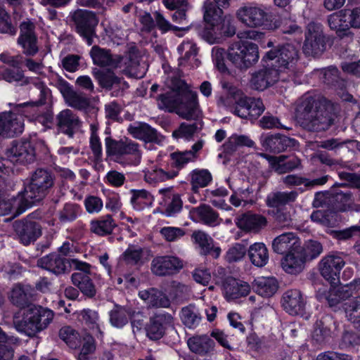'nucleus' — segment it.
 Listing matches in <instances>:
<instances>
[{"mask_svg": "<svg viewBox=\"0 0 360 360\" xmlns=\"http://www.w3.org/2000/svg\"><path fill=\"white\" fill-rule=\"evenodd\" d=\"M345 264L341 254L328 255L320 262L321 274L331 284V287L329 290L326 287L319 288L316 297L321 302H327L330 307L335 306L341 300L349 298L360 290V278L345 285H337L340 272Z\"/></svg>", "mask_w": 360, "mask_h": 360, "instance_id": "nucleus-1", "label": "nucleus"}, {"mask_svg": "<svg viewBox=\"0 0 360 360\" xmlns=\"http://www.w3.org/2000/svg\"><path fill=\"white\" fill-rule=\"evenodd\" d=\"M53 317V311L48 308L29 305L14 315L13 325L19 333L32 337L46 329Z\"/></svg>", "mask_w": 360, "mask_h": 360, "instance_id": "nucleus-2", "label": "nucleus"}, {"mask_svg": "<svg viewBox=\"0 0 360 360\" xmlns=\"http://www.w3.org/2000/svg\"><path fill=\"white\" fill-rule=\"evenodd\" d=\"M7 160H0V187L5 180L6 176H10L13 171L9 167L8 162L25 165L32 162L34 160V152L29 141H13L12 146L6 151Z\"/></svg>", "mask_w": 360, "mask_h": 360, "instance_id": "nucleus-3", "label": "nucleus"}, {"mask_svg": "<svg viewBox=\"0 0 360 360\" xmlns=\"http://www.w3.org/2000/svg\"><path fill=\"white\" fill-rule=\"evenodd\" d=\"M300 59L297 48L292 44H284L274 47L263 57L264 61L271 62L281 72H293Z\"/></svg>", "mask_w": 360, "mask_h": 360, "instance_id": "nucleus-4", "label": "nucleus"}, {"mask_svg": "<svg viewBox=\"0 0 360 360\" xmlns=\"http://www.w3.org/2000/svg\"><path fill=\"white\" fill-rule=\"evenodd\" d=\"M227 58L235 68L245 70L258 61V46L248 41L235 42L229 48Z\"/></svg>", "mask_w": 360, "mask_h": 360, "instance_id": "nucleus-5", "label": "nucleus"}, {"mask_svg": "<svg viewBox=\"0 0 360 360\" xmlns=\"http://www.w3.org/2000/svg\"><path fill=\"white\" fill-rule=\"evenodd\" d=\"M236 17L246 27L251 28L264 27L273 30L272 15L263 6L248 4L240 7Z\"/></svg>", "mask_w": 360, "mask_h": 360, "instance_id": "nucleus-6", "label": "nucleus"}, {"mask_svg": "<svg viewBox=\"0 0 360 360\" xmlns=\"http://www.w3.org/2000/svg\"><path fill=\"white\" fill-rule=\"evenodd\" d=\"M53 185L51 175L44 169H37L32 174L30 182L25 187L22 194L25 205L32 206L45 195L46 191Z\"/></svg>", "mask_w": 360, "mask_h": 360, "instance_id": "nucleus-7", "label": "nucleus"}, {"mask_svg": "<svg viewBox=\"0 0 360 360\" xmlns=\"http://www.w3.org/2000/svg\"><path fill=\"white\" fill-rule=\"evenodd\" d=\"M303 43V53L307 56L318 57L326 49V39L320 23L311 22L307 25Z\"/></svg>", "mask_w": 360, "mask_h": 360, "instance_id": "nucleus-8", "label": "nucleus"}, {"mask_svg": "<svg viewBox=\"0 0 360 360\" xmlns=\"http://www.w3.org/2000/svg\"><path fill=\"white\" fill-rule=\"evenodd\" d=\"M72 20L77 32L86 39L88 45H91L96 37L95 28L98 23L96 14L87 10L79 9L72 13Z\"/></svg>", "mask_w": 360, "mask_h": 360, "instance_id": "nucleus-9", "label": "nucleus"}, {"mask_svg": "<svg viewBox=\"0 0 360 360\" xmlns=\"http://www.w3.org/2000/svg\"><path fill=\"white\" fill-rule=\"evenodd\" d=\"M266 64L252 75L250 84L253 89L263 91L276 83L282 73L271 62Z\"/></svg>", "mask_w": 360, "mask_h": 360, "instance_id": "nucleus-10", "label": "nucleus"}, {"mask_svg": "<svg viewBox=\"0 0 360 360\" xmlns=\"http://www.w3.org/2000/svg\"><path fill=\"white\" fill-rule=\"evenodd\" d=\"M295 112H333L340 110L337 103L322 97L315 101L311 96L304 95L295 103Z\"/></svg>", "mask_w": 360, "mask_h": 360, "instance_id": "nucleus-11", "label": "nucleus"}, {"mask_svg": "<svg viewBox=\"0 0 360 360\" xmlns=\"http://www.w3.org/2000/svg\"><path fill=\"white\" fill-rule=\"evenodd\" d=\"M182 267V261L172 255L157 256L151 262V271L157 276L172 275Z\"/></svg>", "mask_w": 360, "mask_h": 360, "instance_id": "nucleus-12", "label": "nucleus"}, {"mask_svg": "<svg viewBox=\"0 0 360 360\" xmlns=\"http://www.w3.org/2000/svg\"><path fill=\"white\" fill-rule=\"evenodd\" d=\"M25 196L22 193L17 197L0 193V215H11L14 218L23 213L31 206L25 205Z\"/></svg>", "mask_w": 360, "mask_h": 360, "instance_id": "nucleus-13", "label": "nucleus"}, {"mask_svg": "<svg viewBox=\"0 0 360 360\" xmlns=\"http://www.w3.org/2000/svg\"><path fill=\"white\" fill-rule=\"evenodd\" d=\"M75 267L81 271L75 272L72 274L71 279L72 283L78 287L83 294L88 297H93L96 293L95 287L91 281L87 271L89 269V265L87 263L72 260Z\"/></svg>", "mask_w": 360, "mask_h": 360, "instance_id": "nucleus-14", "label": "nucleus"}, {"mask_svg": "<svg viewBox=\"0 0 360 360\" xmlns=\"http://www.w3.org/2000/svg\"><path fill=\"white\" fill-rule=\"evenodd\" d=\"M56 86L69 106L82 110L89 105L87 98L83 94L75 91L67 81L59 79Z\"/></svg>", "mask_w": 360, "mask_h": 360, "instance_id": "nucleus-15", "label": "nucleus"}, {"mask_svg": "<svg viewBox=\"0 0 360 360\" xmlns=\"http://www.w3.org/2000/svg\"><path fill=\"white\" fill-rule=\"evenodd\" d=\"M272 249L278 254H290L302 250L300 238L292 232L279 235L272 241Z\"/></svg>", "mask_w": 360, "mask_h": 360, "instance_id": "nucleus-16", "label": "nucleus"}, {"mask_svg": "<svg viewBox=\"0 0 360 360\" xmlns=\"http://www.w3.org/2000/svg\"><path fill=\"white\" fill-rule=\"evenodd\" d=\"M129 133L135 139L145 143H156L160 144L164 141V136L156 129L143 122H134L128 127Z\"/></svg>", "mask_w": 360, "mask_h": 360, "instance_id": "nucleus-17", "label": "nucleus"}, {"mask_svg": "<svg viewBox=\"0 0 360 360\" xmlns=\"http://www.w3.org/2000/svg\"><path fill=\"white\" fill-rule=\"evenodd\" d=\"M347 12V9H343L330 14L328 17V26L332 30L335 31L337 35L340 38L352 36L350 31V27H352L350 17Z\"/></svg>", "mask_w": 360, "mask_h": 360, "instance_id": "nucleus-18", "label": "nucleus"}, {"mask_svg": "<svg viewBox=\"0 0 360 360\" xmlns=\"http://www.w3.org/2000/svg\"><path fill=\"white\" fill-rule=\"evenodd\" d=\"M173 324V317L164 312L153 316L146 328L148 337L151 340H159L165 334V329Z\"/></svg>", "mask_w": 360, "mask_h": 360, "instance_id": "nucleus-19", "label": "nucleus"}, {"mask_svg": "<svg viewBox=\"0 0 360 360\" xmlns=\"http://www.w3.org/2000/svg\"><path fill=\"white\" fill-rule=\"evenodd\" d=\"M23 129L21 114H0V135L11 137L21 134Z\"/></svg>", "mask_w": 360, "mask_h": 360, "instance_id": "nucleus-20", "label": "nucleus"}, {"mask_svg": "<svg viewBox=\"0 0 360 360\" xmlns=\"http://www.w3.org/2000/svg\"><path fill=\"white\" fill-rule=\"evenodd\" d=\"M15 229L20 242L25 245L35 241L41 235V226L31 220L16 222Z\"/></svg>", "mask_w": 360, "mask_h": 360, "instance_id": "nucleus-21", "label": "nucleus"}, {"mask_svg": "<svg viewBox=\"0 0 360 360\" xmlns=\"http://www.w3.org/2000/svg\"><path fill=\"white\" fill-rule=\"evenodd\" d=\"M223 290L225 298L229 301L246 296L250 291V287L245 281L228 277L223 283Z\"/></svg>", "mask_w": 360, "mask_h": 360, "instance_id": "nucleus-22", "label": "nucleus"}, {"mask_svg": "<svg viewBox=\"0 0 360 360\" xmlns=\"http://www.w3.org/2000/svg\"><path fill=\"white\" fill-rule=\"evenodd\" d=\"M305 300L299 290H288L283 296L284 309L291 315H297L302 312Z\"/></svg>", "mask_w": 360, "mask_h": 360, "instance_id": "nucleus-23", "label": "nucleus"}, {"mask_svg": "<svg viewBox=\"0 0 360 360\" xmlns=\"http://www.w3.org/2000/svg\"><path fill=\"white\" fill-rule=\"evenodd\" d=\"M139 296L150 307L168 308L170 306V299L165 291L150 288L140 291Z\"/></svg>", "mask_w": 360, "mask_h": 360, "instance_id": "nucleus-24", "label": "nucleus"}, {"mask_svg": "<svg viewBox=\"0 0 360 360\" xmlns=\"http://www.w3.org/2000/svg\"><path fill=\"white\" fill-rule=\"evenodd\" d=\"M94 63L101 67L116 68L121 61L119 56H112L109 50L94 46L90 51Z\"/></svg>", "mask_w": 360, "mask_h": 360, "instance_id": "nucleus-25", "label": "nucleus"}, {"mask_svg": "<svg viewBox=\"0 0 360 360\" xmlns=\"http://www.w3.org/2000/svg\"><path fill=\"white\" fill-rule=\"evenodd\" d=\"M304 254L303 249L285 255L281 261V266L283 269L290 274H297L300 273L304 265Z\"/></svg>", "mask_w": 360, "mask_h": 360, "instance_id": "nucleus-26", "label": "nucleus"}, {"mask_svg": "<svg viewBox=\"0 0 360 360\" xmlns=\"http://www.w3.org/2000/svg\"><path fill=\"white\" fill-rule=\"evenodd\" d=\"M252 288L260 296L270 297L277 292L278 282L274 277L259 276L255 279Z\"/></svg>", "mask_w": 360, "mask_h": 360, "instance_id": "nucleus-27", "label": "nucleus"}, {"mask_svg": "<svg viewBox=\"0 0 360 360\" xmlns=\"http://www.w3.org/2000/svg\"><path fill=\"white\" fill-rule=\"evenodd\" d=\"M266 158L271 168L279 174H283L292 170L300 164V160L296 157H292L287 160V158L284 155L269 156L263 155Z\"/></svg>", "mask_w": 360, "mask_h": 360, "instance_id": "nucleus-28", "label": "nucleus"}, {"mask_svg": "<svg viewBox=\"0 0 360 360\" xmlns=\"http://www.w3.org/2000/svg\"><path fill=\"white\" fill-rule=\"evenodd\" d=\"M143 179L149 184H155L174 178L178 174L177 171L165 172L156 165H148L143 170Z\"/></svg>", "mask_w": 360, "mask_h": 360, "instance_id": "nucleus-29", "label": "nucleus"}, {"mask_svg": "<svg viewBox=\"0 0 360 360\" xmlns=\"http://www.w3.org/2000/svg\"><path fill=\"white\" fill-rule=\"evenodd\" d=\"M187 344L193 352L202 355L212 352L215 346L214 342L206 335L191 337Z\"/></svg>", "mask_w": 360, "mask_h": 360, "instance_id": "nucleus-30", "label": "nucleus"}, {"mask_svg": "<svg viewBox=\"0 0 360 360\" xmlns=\"http://www.w3.org/2000/svg\"><path fill=\"white\" fill-rule=\"evenodd\" d=\"M37 265L56 274L63 273L66 269L65 259L56 253L41 257L37 261Z\"/></svg>", "mask_w": 360, "mask_h": 360, "instance_id": "nucleus-31", "label": "nucleus"}, {"mask_svg": "<svg viewBox=\"0 0 360 360\" xmlns=\"http://www.w3.org/2000/svg\"><path fill=\"white\" fill-rule=\"evenodd\" d=\"M178 51L181 54L180 65H186L187 63L191 68H198L200 61L195 58L198 49L195 44L192 41H184L179 47Z\"/></svg>", "mask_w": 360, "mask_h": 360, "instance_id": "nucleus-32", "label": "nucleus"}, {"mask_svg": "<svg viewBox=\"0 0 360 360\" xmlns=\"http://www.w3.org/2000/svg\"><path fill=\"white\" fill-rule=\"evenodd\" d=\"M251 263L257 267L264 266L269 262V252L263 243H255L248 250Z\"/></svg>", "mask_w": 360, "mask_h": 360, "instance_id": "nucleus-33", "label": "nucleus"}, {"mask_svg": "<svg viewBox=\"0 0 360 360\" xmlns=\"http://www.w3.org/2000/svg\"><path fill=\"white\" fill-rule=\"evenodd\" d=\"M266 224V219L258 214H245L237 219V226L245 231H257L265 226Z\"/></svg>", "mask_w": 360, "mask_h": 360, "instance_id": "nucleus-34", "label": "nucleus"}, {"mask_svg": "<svg viewBox=\"0 0 360 360\" xmlns=\"http://www.w3.org/2000/svg\"><path fill=\"white\" fill-rule=\"evenodd\" d=\"M275 25L273 30L278 28L284 34H302V27L297 23L292 15L287 12H283L280 15L279 20L273 22Z\"/></svg>", "mask_w": 360, "mask_h": 360, "instance_id": "nucleus-35", "label": "nucleus"}, {"mask_svg": "<svg viewBox=\"0 0 360 360\" xmlns=\"http://www.w3.org/2000/svg\"><path fill=\"white\" fill-rule=\"evenodd\" d=\"M159 192L162 198L160 204L166 207L168 215L171 216L181 210L182 202L178 195L173 194L169 188L161 189Z\"/></svg>", "mask_w": 360, "mask_h": 360, "instance_id": "nucleus-36", "label": "nucleus"}, {"mask_svg": "<svg viewBox=\"0 0 360 360\" xmlns=\"http://www.w3.org/2000/svg\"><path fill=\"white\" fill-rule=\"evenodd\" d=\"M36 86L40 91L41 98L35 102H25L22 103H9L8 105L10 109L4 112H23L28 110H34V108L41 105L44 103V98L48 94L49 89L42 82L36 83Z\"/></svg>", "mask_w": 360, "mask_h": 360, "instance_id": "nucleus-37", "label": "nucleus"}, {"mask_svg": "<svg viewBox=\"0 0 360 360\" xmlns=\"http://www.w3.org/2000/svg\"><path fill=\"white\" fill-rule=\"evenodd\" d=\"M222 8L214 2L206 0L202 6L205 21L212 27L218 26L219 22H221L223 18Z\"/></svg>", "mask_w": 360, "mask_h": 360, "instance_id": "nucleus-38", "label": "nucleus"}, {"mask_svg": "<svg viewBox=\"0 0 360 360\" xmlns=\"http://www.w3.org/2000/svg\"><path fill=\"white\" fill-rule=\"evenodd\" d=\"M320 75L323 82L328 86L340 89L345 86V80L340 76V72L335 66L321 70Z\"/></svg>", "mask_w": 360, "mask_h": 360, "instance_id": "nucleus-39", "label": "nucleus"}, {"mask_svg": "<svg viewBox=\"0 0 360 360\" xmlns=\"http://www.w3.org/2000/svg\"><path fill=\"white\" fill-rule=\"evenodd\" d=\"M294 143V139L278 135L268 136L262 140V146L274 152H280Z\"/></svg>", "mask_w": 360, "mask_h": 360, "instance_id": "nucleus-40", "label": "nucleus"}, {"mask_svg": "<svg viewBox=\"0 0 360 360\" xmlns=\"http://www.w3.org/2000/svg\"><path fill=\"white\" fill-rule=\"evenodd\" d=\"M131 198L133 208L137 211L150 207L153 202V196L146 190L134 191Z\"/></svg>", "mask_w": 360, "mask_h": 360, "instance_id": "nucleus-41", "label": "nucleus"}, {"mask_svg": "<svg viewBox=\"0 0 360 360\" xmlns=\"http://www.w3.org/2000/svg\"><path fill=\"white\" fill-rule=\"evenodd\" d=\"M79 346L80 351L77 355V360H95L96 345L93 337L89 334L82 335V340Z\"/></svg>", "mask_w": 360, "mask_h": 360, "instance_id": "nucleus-42", "label": "nucleus"}, {"mask_svg": "<svg viewBox=\"0 0 360 360\" xmlns=\"http://www.w3.org/2000/svg\"><path fill=\"white\" fill-rule=\"evenodd\" d=\"M94 74L99 85L108 90L119 85L121 82V79L110 70H98Z\"/></svg>", "mask_w": 360, "mask_h": 360, "instance_id": "nucleus-43", "label": "nucleus"}, {"mask_svg": "<svg viewBox=\"0 0 360 360\" xmlns=\"http://www.w3.org/2000/svg\"><path fill=\"white\" fill-rule=\"evenodd\" d=\"M141 152L137 143L131 140L124 141V147L122 152V157L128 160V163L137 165L141 162Z\"/></svg>", "mask_w": 360, "mask_h": 360, "instance_id": "nucleus-44", "label": "nucleus"}, {"mask_svg": "<svg viewBox=\"0 0 360 360\" xmlns=\"http://www.w3.org/2000/svg\"><path fill=\"white\" fill-rule=\"evenodd\" d=\"M191 213L197 215L205 224L210 226H215L219 224L218 214L209 206L202 205L195 208Z\"/></svg>", "mask_w": 360, "mask_h": 360, "instance_id": "nucleus-45", "label": "nucleus"}, {"mask_svg": "<svg viewBox=\"0 0 360 360\" xmlns=\"http://www.w3.org/2000/svg\"><path fill=\"white\" fill-rule=\"evenodd\" d=\"M167 297L172 301H180L185 299L189 292L187 285L177 281H172L165 288Z\"/></svg>", "mask_w": 360, "mask_h": 360, "instance_id": "nucleus-46", "label": "nucleus"}, {"mask_svg": "<svg viewBox=\"0 0 360 360\" xmlns=\"http://www.w3.org/2000/svg\"><path fill=\"white\" fill-rule=\"evenodd\" d=\"M180 94L175 92H167L160 94L157 99L158 107L162 110H167L172 112L179 107Z\"/></svg>", "mask_w": 360, "mask_h": 360, "instance_id": "nucleus-47", "label": "nucleus"}, {"mask_svg": "<svg viewBox=\"0 0 360 360\" xmlns=\"http://www.w3.org/2000/svg\"><path fill=\"white\" fill-rule=\"evenodd\" d=\"M181 320L189 328L199 325L201 317L195 307L189 305L184 307L180 312Z\"/></svg>", "mask_w": 360, "mask_h": 360, "instance_id": "nucleus-48", "label": "nucleus"}, {"mask_svg": "<svg viewBox=\"0 0 360 360\" xmlns=\"http://www.w3.org/2000/svg\"><path fill=\"white\" fill-rule=\"evenodd\" d=\"M296 197L297 193L295 191L274 193L267 196L266 204L271 207H278L293 201Z\"/></svg>", "mask_w": 360, "mask_h": 360, "instance_id": "nucleus-49", "label": "nucleus"}, {"mask_svg": "<svg viewBox=\"0 0 360 360\" xmlns=\"http://www.w3.org/2000/svg\"><path fill=\"white\" fill-rule=\"evenodd\" d=\"M236 108H240L242 110L259 111L263 112L265 110V106L260 98L252 97H248L245 96H239L238 100L236 101Z\"/></svg>", "mask_w": 360, "mask_h": 360, "instance_id": "nucleus-50", "label": "nucleus"}, {"mask_svg": "<svg viewBox=\"0 0 360 360\" xmlns=\"http://www.w3.org/2000/svg\"><path fill=\"white\" fill-rule=\"evenodd\" d=\"M59 337L72 349L79 347L82 340V336L70 326L63 327L59 331Z\"/></svg>", "mask_w": 360, "mask_h": 360, "instance_id": "nucleus-51", "label": "nucleus"}, {"mask_svg": "<svg viewBox=\"0 0 360 360\" xmlns=\"http://www.w3.org/2000/svg\"><path fill=\"white\" fill-rule=\"evenodd\" d=\"M32 288L30 285H16L12 289L11 300L16 305H23L32 295Z\"/></svg>", "mask_w": 360, "mask_h": 360, "instance_id": "nucleus-52", "label": "nucleus"}, {"mask_svg": "<svg viewBox=\"0 0 360 360\" xmlns=\"http://www.w3.org/2000/svg\"><path fill=\"white\" fill-rule=\"evenodd\" d=\"M199 104L198 101V94L191 90H187L180 94L179 108L186 109L192 112L198 109Z\"/></svg>", "mask_w": 360, "mask_h": 360, "instance_id": "nucleus-53", "label": "nucleus"}, {"mask_svg": "<svg viewBox=\"0 0 360 360\" xmlns=\"http://www.w3.org/2000/svg\"><path fill=\"white\" fill-rule=\"evenodd\" d=\"M191 175L192 189L195 192L199 188L207 186L212 181V175L207 169H195Z\"/></svg>", "mask_w": 360, "mask_h": 360, "instance_id": "nucleus-54", "label": "nucleus"}, {"mask_svg": "<svg viewBox=\"0 0 360 360\" xmlns=\"http://www.w3.org/2000/svg\"><path fill=\"white\" fill-rule=\"evenodd\" d=\"M78 317L92 330H96L98 333H101V325L99 317L96 311L91 309H83L78 312Z\"/></svg>", "mask_w": 360, "mask_h": 360, "instance_id": "nucleus-55", "label": "nucleus"}, {"mask_svg": "<svg viewBox=\"0 0 360 360\" xmlns=\"http://www.w3.org/2000/svg\"><path fill=\"white\" fill-rule=\"evenodd\" d=\"M202 123L201 121L195 122L184 123L179 129L173 132V136L175 138H182L186 140L190 139L198 129H201Z\"/></svg>", "mask_w": 360, "mask_h": 360, "instance_id": "nucleus-56", "label": "nucleus"}, {"mask_svg": "<svg viewBox=\"0 0 360 360\" xmlns=\"http://www.w3.org/2000/svg\"><path fill=\"white\" fill-rule=\"evenodd\" d=\"M347 319L354 323H360V296L345 304Z\"/></svg>", "mask_w": 360, "mask_h": 360, "instance_id": "nucleus-57", "label": "nucleus"}, {"mask_svg": "<svg viewBox=\"0 0 360 360\" xmlns=\"http://www.w3.org/2000/svg\"><path fill=\"white\" fill-rule=\"evenodd\" d=\"M130 313L124 307H115L110 313L111 324L117 328H122L128 322Z\"/></svg>", "mask_w": 360, "mask_h": 360, "instance_id": "nucleus-58", "label": "nucleus"}, {"mask_svg": "<svg viewBox=\"0 0 360 360\" xmlns=\"http://www.w3.org/2000/svg\"><path fill=\"white\" fill-rule=\"evenodd\" d=\"M1 78L7 82H21L22 84H27V79L25 77L22 70L18 68H6L1 74Z\"/></svg>", "mask_w": 360, "mask_h": 360, "instance_id": "nucleus-59", "label": "nucleus"}, {"mask_svg": "<svg viewBox=\"0 0 360 360\" xmlns=\"http://www.w3.org/2000/svg\"><path fill=\"white\" fill-rule=\"evenodd\" d=\"M311 219L313 221L327 227L333 226L337 223L336 215L331 212L316 210L311 214Z\"/></svg>", "mask_w": 360, "mask_h": 360, "instance_id": "nucleus-60", "label": "nucleus"}, {"mask_svg": "<svg viewBox=\"0 0 360 360\" xmlns=\"http://www.w3.org/2000/svg\"><path fill=\"white\" fill-rule=\"evenodd\" d=\"M192 238L198 245L200 252L202 254H207L212 248L213 240L207 233L201 231H194Z\"/></svg>", "mask_w": 360, "mask_h": 360, "instance_id": "nucleus-61", "label": "nucleus"}, {"mask_svg": "<svg viewBox=\"0 0 360 360\" xmlns=\"http://www.w3.org/2000/svg\"><path fill=\"white\" fill-rule=\"evenodd\" d=\"M248 250L246 246L243 244L237 243L233 244L227 250L225 259L229 262H239L244 258Z\"/></svg>", "mask_w": 360, "mask_h": 360, "instance_id": "nucleus-62", "label": "nucleus"}, {"mask_svg": "<svg viewBox=\"0 0 360 360\" xmlns=\"http://www.w3.org/2000/svg\"><path fill=\"white\" fill-rule=\"evenodd\" d=\"M115 224L110 217H106L102 219L91 223V230L98 235L110 233Z\"/></svg>", "mask_w": 360, "mask_h": 360, "instance_id": "nucleus-63", "label": "nucleus"}, {"mask_svg": "<svg viewBox=\"0 0 360 360\" xmlns=\"http://www.w3.org/2000/svg\"><path fill=\"white\" fill-rule=\"evenodd\" d=\"M160 233L162 238L167 242H174L185 235L184 229L174 226H164L160 229Z\"/></svg>", "mask_w": 360, "mask_h": 360, "instance_id": "nucleus-64", "label": "nucleus"}]
</instances>
